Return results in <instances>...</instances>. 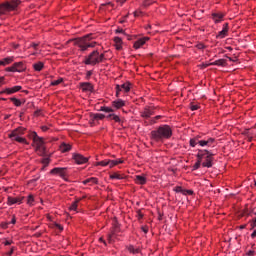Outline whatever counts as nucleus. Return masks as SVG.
Here are the masks:
<instances>
[{
  "label": "nucleus",
  "instance_id": "obj_1",
  "mask_svg": "<svg viewBox=\"0 0 256 256\" xmlns=\"http://www.w3.org/2000/svg\"><path fill=\"white\" fill-rule=\"evenodd\" d=\"M173 130L169 125L159 126L158 129L151 131V139L157 143L165 141V139H171Z\"/></svg>",
  "mask_w": 256,
  "mask_h": 256
},
{
  "label": "nucleus",
  "instance_id": "obj_2",
  "mask_svg": "<svg viewBox=\"0 0 256 256\" xmlns=\"http://www.w3.org/2000/svg\"><path fill=\"white\" fill-rule=\"evenodd\" d=\"M95 39H97V34L90 33L84 37L76 39L74 45L79 47L80 51L85 52L87 49L93 48L97 45Z\"/></svg>",
  "mask_w": 256,
  "mask_h": 256
},
{
  "label": "nucleus",
  "instance_id": "obj_3",
  "mask_svg": "<svg viewBox=\"0 0 256 256\" xmlns=\"http://www.w3.org/2000/svg\"><path fill=\"white\" fill-rule=\"evenodd\" d=\"M105 61V54H100L99 50L92 51L88 56L85 57L84 65H99Z\"/></svg>",
  "mask_w": 256,
  "mask_h": 256
},
{
  "label": "nucleus",
  "instance_id": "obj_4",
  "mask_svg": "<svg viewBox=\"0 0 256 256\" xmlns=\"http://www.w3.org/2000/svg\"><path fill=\"white\" fill-rule=\"evenodd\" d=\"M30 138L33 140L38 155H45V153H47V149L45 148V141L43 140V138L39 137V135H37V132H32Z\"/></svg>",
  "mask_w": 256,
  "mask_h": 256
},
{
  "label": "nucleus",
  "instance_id": "obj_5",
  "mask_svg": "<svg viewBox=\"0 0 256 256\" xmlns=\"http://www.w3.org/2000/svg\"><path fill=\"white\" fill-rule=\"evenodd\" d=\"M21 5V0H10L0 4V15H6L10 11L17 10V7Z\"/></svg>",
  "mask_w": 256,
  "mask_h": 256
},
{
  "label": "nucleus",
  "instance_id": "obj_6",
  "mask_svg": "<svg viewBox=\"0 0 256 256\" xmlns=\"http://www.w3.org/2000/svg\"><path fill=\"white\" fill-rule=\"evenodd\" d=\"M213 153L209 152L208 150H199L197 154V159H200L204 162L202 163V167H207L210 169V167H213Z\"/></svg>",
  "mask_w": 256,
  "mask_h": 256
},
{
  "label": "nucleus",
  "instance_id": "obj_7",
  "mask_svg": "<svg viewBox=\"0 0 256 256\" xmlns=\"http://www.w3.org/2000/svg\"><path fill=\"white\" fill-rule=\"evenodd\" d=\"M24 133H25V129L18 128V129L13 130L9 134V138L12 141H17V143H23L24 145H29V143L27 142V139H25L24 137H21V135H23Z\"/></svg>",
  "mask_w": 256,
  "mask_h": 256
},
{
  "label": "nucleus",
  "instance_id": "obj_8",
  "mask_svg": "<svg viewBox=\"0 0 256 256\" xmlns=\"http://www.w3.org/2000/svg\"><path fill=\"white\" fill-rule=\"evenodd\" d=\"M121 91L129 93L131 91V84L126 82L122 85H116V97H119V93H121Z\"/></svg>",
  "mask_w": 256,
  "mask_h": 256
},
{
  "label": "nucleus",
  "instance_id": "obj_9",
  "mask_svg": "<svg viewBox=\"0 0 256 256\" xmlns=\"http://www.w3.org/2000/svg\"><path fill=\"white\" fill-rule=\"evenodd\" d=\"M73 159H74L75 163H77V165H85V163H87V161H89L88 157H85L79 153H74Z\"/></svg>",
  "mask_w": 256,
  "mask_h": 256
},
{
  "label": "nucleus",
  "instance_id": "obj_10",
  "mask_svg": "<svg viewBox=\"0 0 256 256\" xmlns=\"http://www.w3.org/2000/svg\"><path fill=\"white\" fill-rule=\"evenodd\" d=\"M200 147H215V138H208L206 140L199 139Z\"/></svg>",
  "mask_w": 256,
  "mask_h": 256
},
{
  "label": "nucleus",
  "instance_id": "obj_11",
  "mask_svg": "<svg viewBox=\"0 0 256 256\" xmlns=\"http://www.w3.org/2000/svg\"><path fill=\"white\" fill-rule=\"evenodd\" d=\"M67 168H54L50 171L52 175H59L62 177V179H65V176L67 175Z\"/></svg>",
  "mask_w": 256,
  "mask_h": 256
},
{
  "label": "nucleus",
  "instance_id": "obj_12",
  "mask_svg": "<svg viewBox=\"0 0 256 256\" xmlns=\"http://www.w3.org/2000/svg\"><path fill=\"white\" fill-rule=\"evenodd\" d=\"M23 203V197H11V196H8L7 198V205L11 206V205H15V204H18V205H21Z\"/></svg>",
  "mask_w": 256,
  "mask_h": 256
},
{
  "label": "nucleus",
  "instance_id": "obj_13",
  "mask_svg": "<svg viewBox=\"0 0 256 256\" xmlns=\"http://www.w3.org/2000/svg\"><path fill=\"white\" fill-rule=\"evenodd\" d=\"M80 89H82L84 93H87V92L93 93V84L89 82H81Z\"/></svg>",
  "mask_w": 256,
  "mask_h": 256
},
{
  "label": "nucleus",
  "instance_id": "obj_14",
  "mask_svg": "<svg viewBox=\"0 0 256 256\" xmlns=\"http://www.w3.org/2000/svg\"><path fill=\"white\" fill-rule=\"evenodd\" d=\"M140 115L143 119H149L153 115V110L149 107H145L143 111L140 112Z\"/></svg>",
  "mask_w": 256,
  "mask_h": 256
},
{
  "label": "nucleus",
  "instance_id": "obj_15",
  "mask_svg": "<svg viewBox=\"0 0 256 256\" xmlns=\"http://www.w3.org/2000/svg\"><path fill=\"white\" fill-rule=\"evenodd\" d=\"M147 41H149L148 37H144V38L137 40L134 43V49H141V47H143V45H145V43H147Z\"/></svg>",
  "mask_w": 256,
  "mask_h": 256
},
{
  "label": "nucleus",
  "instance_id": "obj_16",
  "mask_svg": "<svg viewBox=\"0 0 256 256\" xmlns=\"http://www.w3.org/2000/svg\"><path fill=\"white\" fill-rule=\"evenodd\" d=\"M106 119H110L111 121H115V123H119V125H123V120L116 114H109L106 116Z\"/></svg>",
  "mask_w": 256,
  "mask_h": 256
},
{
  "label": "nucleus",
  "instance_id": "obj_17",
  "mask_svg": "<svg viewBox=\"0 0 256 256\" xmlns=\"http://www.w3.org/2000/svg\"><path fill=\"white\" fill-rule=\"evenodd\" d=\"M223 17H225V15H223V13H213L212 14V19H213L214 23H221V21H223Z\"/></svg>",
  "mask_w": 256,
  "mask_h": 256
},
{
  "label": "nucleus",
  "instance_id": "obj_18",
  "mask_svg": "<svg viewBox=\"0 0 256 256\" xmlns=\"http://www.w3.org/2000/svg\"><path fill=\"white\" fill-rule=\"evenodd\" d=\"M82 183L83 185H97V183H99V180L95 177H91L84 180Z\"/></svg>",
  "mask_w": 256,
  "mask_h": 256
},
{
  "label": "nucleus",
  "instance_id": "obj_19",
  "mask_svg": "<svg viewBox=\"0 0 256 256\" xmlns=\"http://www.w3.org/2000/svg\"><path fill=\"white\" fill-rule=\"evenodd\" d=\"M18 91H21V86L7 88L6 90H4V93H7V95H13V93H17Z\"/></svg>",
  "mask_w": 256,
  "mask_h": 256
},
{
  "label": "nucleus",
  "instance_id": "obj_20",
  "mask_svg": "<svg viewBox=\"0 0 256 256\" xmlns=\"http://www.w3.org/2000/svg\"><path fill=\"white\" fill-rule=\"evenodd\" d=\"M112 107H115V109H121V107H125V101H123L121 99L113 101Z\"/></svg>",
  "mask_w": 256,
  "mask_h": 256
},
{
  "label": "nucleus",
  "instance_id": "obj_21",
  "mask_svg": "<svg viewBox=\"0 0 256 256\" xmlns=\"http://www.w3.org/2000/svg\"><path fill=\"white\" fill-rule=\"evenodd\" d=\"M14 67H15L17 73H21V72L25 71V65L23 64V62L14 63Z\"/></svg>",
  "mask_w": 256,
  "mask_h": 256
},
{
  "label": "nucleus",
  "instance_id": "obj_22",
  "mask_svg": "<svg viewBox=\"0 0 256 256\" xmlns=\"http://www.w3.org/2000/svg\"><path fill=\"white\" fill-rule=\"evenodd\" d=\"M135 182L138 185H145L147 183V178H145V176L137 175L135 178Z\"/></svg>",
  "mask_w": 256,
  "mask_h": 256
},
{
  "label": "nucleus",
  "instance_id": "obj_23",
  "mask_svg": "<svg viewBox=\"0 0 256 256\" xmlns=\"http://www.w3.org/2000/svg\"><path fill=\"white\" fill-rule=\"evenodd\" d=\"M60 151H61L62 153H67V152L71 151V144L62 143V144L60 145Z\"/></svg>",
  "mask_w": 256,
  "mask_h": 256
},
{
  "label": "nucleus",
  "instance_id": "obj_24",
  "mask_svg": "<svg viewBox=\"0 0 256 256\" xmlns=\"http://www.w3.org/2000/svg\"><path fill=\"white\" fill-rule=\"evenodd\" d=\"M211 65H217L218 67H225L227 65V60L219 59L211 63Z\"/></svg>",
  "mask_w": 256,
  "mask_h": 256
},
{
  "label": "nucleus",
  "instance_id": "obj_25",
  "mask_svg": "<svg viewBox=\"0 0 256 256\" xmlns=\"http://www.w3.org/2000/svg\"><path fill=\"white\" fill-rule=\"evenodd\" d=\"M104 117H105L104 114H99V113L91 114L92 121H101L103 120Z\"/></svg>",
  "mask_w": 256,
  "mask_h": 256
},
{
  "label": "nucleus",
  "instance_id": "obj_26",
  "mask_svg": "<svg viewBox=\"0 0 256 256\" xmlns=\"http://www.w3.org/2000/svg\"><path fill=\"white\" fill-rule=\"evenodd\" d=\"M199 139H201V136L190 139V147H197V145H199Z\"/></svg>",
  "mask_w": 256,
  "mask_h": 256
},
{
  "label": "nucleus",
  "instance_id": "obj_27",
  "mask_svg": "<svg viewBox=\"0 0 256 256\" xmlns=\"http://www.w3.org/2000/svg\"><path fill=\"white\" fill-rule=\"evenodd\" d=\"M128 251H129V253H132L133 255H137V254L141 253V249L135 248V246H133V245L128 246Z\"/></svg>",
  "mask_w": 256,
  "mask_h": 256
},
{
  "label": "nucleus",
  "instance_id": "obj_28",
  "mask_svg": "<svg viewBox=\"0 0 256 256\" xmlns=\"http://www.w3.org/2000/svg\"><path fill=\"white\" fill-rule=\"evenodd\" d=\"M9 63H13V57H7L0 61V66L9 65Z\"/></svg>",
  "mask_w": 256,
  "mask_h": 256
},
{
  "label": "nucleus",
  "instance_id": "obj_29",
  "mask_svg": "<svg viewBox=\"0 0 256 256\" xmlns=\"http://www.w3.org/2000/svg\"><path fill=\"white\" fill-rule=\"evenodd\" d=\"M227 36V28H223L217 35L218 39H224Z\"/></svg>",
  "mask_w": 256,
  "mask_h": 256
},
{
  "label": "nucleus",
  "instance_id": "obj_30",
  "mask_svg": "<svg viewBox=\"0 0 256 256\" xmlns=\"http://www.w3.org/2000/svg\"><path fill=\"white\" fill-rule=\"evenodd\" d=\"M10 101H11L12 103H14L15 107H21V105H23V103L21 102V100L15 98V97L10 98Z\"/></svg>",
  "mask_w": 256,
  "mask_h": 256
},
{
  "label": "nucleus",
  "instance_id": "obj_31",
  "mask_svg": "<svg viewBox=\"0 0 256 256\" xmlns=\"http://www.w3.org/2000/svg\"><path fill=\"white\" fill-rule=\"evenodd\" d=\"M33 67L36 71H42L44 64H43V62H37V63L33 64Z\"/></svg>",
  "mask_w": 256,
  "mask_h": 256
},
{
  "label": "nucleus",
  "instance_id": "obj_32",
  "mask_svg": "<svg viewBox=\"0 0 256 256\" xmlns=\"http://www.w3.org/2000/svg\"><path fill=\"white\" fill-rule=\"evenodd\" d=\"M110 179H118V180H121V179H125V177L119 173H114V174H111L110 175Z\"/></svg>",
  "mask_w": 256,
  "mask_h": 256
},
{
  "label": "nucleus",
  "instance_id": "obj_33",
  "mask_svg": "<svg viewBox=\"0 0 256 256\" xmlns=\"http://www.w3.org/2000/svg\"><path fill=\"white\" fill-rule=\"evenodd\" d=\"M173 191H175V193H182V195L185 194V189H183V187L181 186H176L175 188H173Z\"/></svg>",
  "mask_w": 256,
  "mask_h": 256
},
{
  "label": "nucleus",
  "instance_id": "obj_34",
  "mask_svg": "<svg viewBox=\"0 0 256 256\" xmlns=\"http://www.w3.org/2000/svg\"><path fill=\"white\" fill-rule=\"evenodd\" d=\"M100 111H103L104 113H113V109L112 108L105 107V106L101 107Z\"/></svg>",
  "mask_w": 256,
  "mask_h": 256
},
{
  "label": "nucleus",
  "instance_id": "obj_35",
  "mask_svg": "<svg viewBox=\"0 0 256 256\" xmlns=\"http://www.w3.org/2000/svg\"><path fill=\"white\" fill-rule=\"evenodd\" d=\"M79 203V200L73 202L71 206L69 207L70 211H77V204Z\"/></svg>",
  "mask_w": 256,
  "mask_h": 256
},
{
  "label": "nucleus",
  "instance_id": "obj_36",
  "mask_svg": "<svg viewBox=\"0 0 256 256\" xmlns=\"http://www.w3.org/2000/svg\"><path fill=\"white\" fill-rule=\"evenodd\" d=\"M201 159H198V161L193 165V171H197L199 167H201Z\"/></svg>",
  "mask_w": 256,
  "mask_h": 256
},
{
  "label": "nucleus",
  "instance_id": "obj_37",
  "mask_svg": "<svg viewBox=\"0 0 256 256\" xmlns=\"http://www.w3.org/2000/svg\"><path fill=\"white\" fill-rule=\"evenodd\" d=\"M190 109L191 111H197V109H199V104H195V103H190Z\"/></svg>",
  "mask_w": 256,
  "mask_h": 256
},
{
  "label": "nucleus",
  "instance_id": "obj_38",
  "mask_svg": "<svg viewBox=\"0 0 256 256\" xmlns=\"http://www.w3.org/2000/svg\"><path fill=\"white\" fill-rule=\"evenodd\" d=\"M96 165H101L102 167H107V165H109V160L97 162Z\"/></svg>",
  "mask_w": 256,
  "mask_h": 256
},
{
  "label": "nucleus",
  "instance_id": "obj_39",
  "mask_svg": "<svg viewBox=\"0 0 256 256\" xmlns=\"http://www.w3.org/2000/svg\"><path fill=\"white\" fill-rule=\"evenodd\" d=\"M61 83H63V79H58V80L52 81L51 85H53L55 87L57 85H61Z\"/></svg>",
  "mask_w": 256,
  "mask_h": 256
},
{
  "label": "nucleus",
  "instance_id": "obj_40",
  "mask_svg": "<svg viewBox=\"0 0 256 256\" xmlns=\"http://www.w3.org/2000/svg\"><path fill=\"white\" fill-rule=\"evenodd\" d=\"M6 71L16 73L17 69H15V64H13L11 67L6 68Z\"/></svg>",
  "mask_w": 256,
  "mask_h": 256
},
{
  "label": "nucleus",
  "instance_id": "obj_41",
  "mask_svg": "<svg viewBox=\"0 0 256 256\" xmlns=\"http://www.w3.org/2000/svg\"><path fill=\"white\" fill-rule=\"evenodd\" d=\"M34 201L35 199L33 198V195L28 196V200H27L28 205H33Z\"/></svg>",
  "mask_w": 256,
  "mask_h": 256
},
{
  "label": "nucleus",
  "instance_id": "obj_42",
  "mask_svg": "<svg viewBox=\"0 0 256 256\" xmlns=\"http://www.w3.org/2000/svg\"><path fill=\"white\" fill-rule=\"evenodd\" d=\"M114 42L116 43V45H121L123 43V40L119 37H115Z\"/></svg>",
  "mask_w": 256,
  "mask_h": 256
},
{
  "label": "nucleus",
  "instance_id": "obj_43",
  "mask_svg": "<svg viewBox=\"0 0 256 256\" xmlns=\"http://www.w3.org/2000/svg\"><path fill=\"white\" fill-rule=\"evenodd\" d=\"M143 217H144L143 212H141V210H138V211H137V218H138L139 220H141V219H143Z\"/></svg>",
  "mask_w": 256,
  "mask_h": 256
},
{
  "label": "nucleus",
  "instance_id": "obj_44",
  "mask_svg": "<svg viewBox=\"0 0 256 256\" xmlns=\"http://www.w3.org/2000/svg\"><path fill=\"white\" fill-rule=\"evenodd\" d=\"M42 163H43L44 167H47V165H49V158H44L42 160Z\"/></svg>",
  "mask_w": 256,
  "mask_h": 256
},
{
  "label": "nucleus",
  "instance_id": "obj_45",
  "mask_svg": "<svg viewBox=\"0 0 256 256\" xmlns=\"http://www.w3.org/2000/svg\"><path fill=\"white\" fill-rule=\"evenodd\" d=\"M211 65H213V64H211V63H209V64H202V65H200V68L201 69H207V67H209Z\"/></svg>",
  "mask_w": 256,
  "mask_h": 256
},
{
  "label": "nucleus",
  "instance_id": "obj_46",
  "mask_svg": "<svg viewBox=\"0 0 256 256\" xmlns=\"http://www.w3.org/2000/svg\"><path fill=\"white\" fill-rule=\"evenodd\" d=\"M109 167H115V161L114 160H108Z\"/></svg>",
  "mask_w": 256,
  "mask_h": 256
},
{
  "label": "nucleus",
  "instance_id": "obj_47",
  "mask_svg": "<svg viewBox=\"0 0 256 256\" xmlns=\"http://www.w3.org/2000/svg\"><path fill=\"white\" fill-rule=\"evenodd\" d=\"M184 195H193V190H185Z\"/></svg>",
  "mask_w": 256,
  "mask_h": 256
},
{
  "label": "nucleus",
  "instance_id": "obj_48",
  "mask_svg": "<svg viewBox=\"0 0 256 256\" xmlns=\"http://www.w3.org/2000/svg\"><path fill=\"white\" fill-rule=\"evenodd\" d=\"M15 251V247H12L11 250L7 253L8 256L13 255V252Z\"/></svg>",
  "mask_w": 256,
  "mask_h": 256
},
{
  "label": "nucleus",
  "instance_id": "obj_49",
  "mask_svg": "<svg viewBox=\"0 0 256 256\" xmlns=\"http://www.w3.org/2000/svg\"><path fill=\"white\" fill-rule=\"evenodd\" d=\"M247 255H248V256H253V255H255V251L249 250V251L247 252Z\"/></svg>",
  "mask_w": 256,
  "mask_h": 256
},
{
  "label": "nucleus",
  "instance_id": "obj_50",
  "mask_svg": "<svg viewBox=\"0 0 256 256\" xmlns=\"http://www.w3.org/2000/svg\"><path fill=\"white\" fill-rule=\"evenodd\" d=\"M120 163H123V160H114V165H120Z\"/></svg>",
  "mask_w": 256,
  "mask_h": 256
},
{
  "label": "nucleus",
  "instance_id": "obj_51",
  "mask_svg": "<svg viewBox=\"0 0 256 256\" xmlns=\"http://www.w3.org/2000/svg\"><path fill=\"white\" fill-rule=\"evenodd\" d=\"M251 227L255 228L256 227V218L253 220V222L251 223Z\"/></svg>",
  "mask_w": 256,
  "mask_h": 256
},
{
  "label": "nucleus",
  "instance_id": "obj_52",
  "mask_svg": "<svg viewBox=\"0 0 256 256\" xmlns=\"http://www.w3.org/2000/svg\"><path fill=\"white\" fill-rule=\"evenodd\" d=\"M57 229H59L60 231H63V226H61V224H56Z\"/></svg>",
  "mask_w": 256,
  "mask_h": 256
},
{
  "label": "nucleus",
  "instance_id": "obj_53",
  "mask_svg": "<svg viewBox=\"0 0 256 256\" xmlns=\"http://www.w3.org/2000/svg\"><path fill=\"white\" fill-rule=\"evenodd\" d=\"M41 129H42V131H44V132H45V131H49V127H47V126H42Z\"/></svg>",
  "mask_w": 256,
  "mask_h": 256
},
{
  "label": "nucleus",
  "instance_id": "obj_54",
  "mask_svg": "<svg viewBox=\"0 0 256 256\" xmlns=\"http://www.w3.org/2000/svg\"><path fill=\"white\" fill-rule=\"evenodd\" d=\"M91 75H93V72L92 71H88L87 75H86L87 79H89V77H91Z\"/></svg>",
  "mask_w": 256,
  "mask_h": 256
},
{
  "label": "nucleus",
  "instance_id": "obj_55",
  "mask_svg": "<svg viewBox=\"0 0 256 256\" xmlns=\"http://www.w3.org/2000/svg\"><path fill=\"white\" fill-rule=\"evenodd\" d=\"M12 225H15V223H17V220L15 219V216H13L12 220H11Z\"/></svg>",
  "mask_w": 256,
  "mask_h": 256
},
{
  "label": "nucleus",
  "instance_id": "obj_56",
  "mask_svg": "<svg viewBox=\"0 0 256 256\" xmlns=\"http://www.w3.org/2000/svg\"><path fill=\"white\" fill-rule=\"evenodd\" d=\"M251 237H252V239H255V237H256V230L253 231V233L251 234Z\"/></svg>",
  "mask_w": 256,
  "mask_h": 256
},
{
  "label": "nucleus",
  "instance_id": "obj_57",
  "mask_svg": "<svg viewBox=\"0 0 256 256\" xmlns=\"http://www.w3.org/2000/svg\"><path fill=\"white\" fill-rule=\"evenodd\" d=\"M142 231H144L145 233H148L149 229L147 227H142Z\"/></svg>",
  "mask_w": 256,
  "mask_h": 256
},
{
  "label": "nucleus",
  "instance_id": "obj_58",
  "mask_svg": "<svg viewBox=\"0 0 256 256\" xmlns=\"http://www.w3.org/2000/svg\"><path fill=\"white\" fill-rule=\"evenodd\" d=\"M127 0H117V3H120V5H123Z\"/></svg>",
  "mask_w": 256,
  "mask_h": 256
},
{
  "label": "nucleus",
  "instance_id": "obj_59",
  "mask_svg": "<svg viewBox=\"0 0 256 256\" xmlns=\"http://www.w3.org/2000/svg\"><path fill=\"white\" fill-rule=\"evenodd\" d=\"M198 49H205V45L199 44V45H198Z\"/></svg>",
  "mask_w": 256,
  "mask_h": 256
},
{
  "label": "nucleus",
  "instance_id": "obj_60",
  "mask_svg": "<svg viewBox=\"0 0 256 256\" xmlns=\"http://www.w3.org/2000/svg\"><path fill=\"white\" fill-rule=\"evenodd\" d=\"M32 47H33L34 49H37V47H39V44L33 43V44H32Z\"/></svg>",
  "mask_w": 256,
  "mask_h": 256
},
{
  "label": "nucleus",
  "instance_id": "obj_61",
  "mask_svg": "<svg viewBox=\"0 0 256 256\" xmlns=\"http://www.w3.org/2000/svg\"><path fill=\"white\" fill-rule=\"evenodd\" d=\"M149 1H151V0H145V2H144L145 7H147V6L150 5V4H149Z\"/></svg>",
  "mask_w": 256,
  "mask_h": 256
},
{
  "label": "nucleus",
  "instance_id": "obj_62",
  "mask_svg": "<svg viewBox=\"0 0 256 256\" xmlns=\"http://www.w3.org/2000/svg\"><path fill=\"white\" fill-rule=\"evenodd\" d=\"M99 241H100L101 243H104V245H107V242H106L103 238H100Z\"/></svg>",
  "mask_w": 256,
  "mask_h": 256
},
{
  "label": "nucleus",
  "instance_id": "obj_63",
  "mask_svg": "<svg viewBox=\"0 0 256 256\" xmlns=\"http://www.w3.org/2000/svg\"><path fill=\"white\" fill-rule=\"evenodd\" d=\"M113 238V234H109L108 235V241H110L111 242V239Z\"/></svg>",
  "mask_w": 256,
  "mask_h": 256
},
{
  "label": "nucleus",
  "instance_id": "obj_64",
  "mask_svg": "<svg viewBox=\"0 0 256 256\" xmlns=\"http://www.w3.org/2000/svg\"><path fill=\"white\" fill-rule=\"evenodd\" d=\"M116 49L119 51L121 49V44H116Z\"/></svg>",
  "mask_w": 256,
  "mask_h": 256
}]
</instances>
